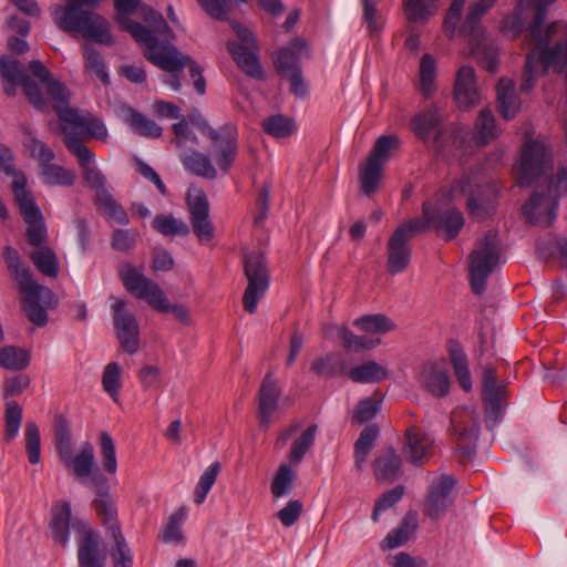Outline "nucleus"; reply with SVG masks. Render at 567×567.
Segmentation results:
<instances>
[{
  "label": "nucleus",
  "mask_w": 567,
  "mask_h": 567,
  "mask_svg": "<svg viewBox=\"0 0 567 567\" xmlns=\"http://www.w3.org/2000/svg\"><path fill=\"white\" fill-rule=\"evenodd\" d=\"M56 451L65 467L81 481V483L94 489L96 497L92 505L96 515L112 535L115 529H121L117 522V509L113 497L110 495V486L106 477L99 472L92 473L95 455L93 445L85 441L81 444L76 454H73L71 436L68 431H59L56 434Z\"/></svg>",
  "instance_id": "1"
},
{
  "label": "nucleus",
  "mask_w": 567,
  "mask_h": 567,
  "mask_svg": "<svg viewBox=\"0 0 567 567\" xmlns=\"http://www.w3.org/2000/svg\"><path fill=\"white\" fill-rule=\"evenodd\" d=\"M538 6L529 28L534 48L527 53L520 83V91L529 93L535 86L538 74L549 68L561 69L567 64V23L553 22L546 29L543 24L547 8Z\"/></svg>",
  "instance_id": "2"
},
{
  "label": "nucleus",
  "mask_w": 567,
  "mask_h": 567,
  "mask_svg": "<svg viewBox=\"0 0 567 567\" xmlns=\"http://www.w3.org/2000/svg\"><path fill=\"white\" fill-rule=\"evenodd\" d=\"M101 0H65V6H54L51 16L55 25L72 35L81 34L84 39L111 45L113 38L110 23L102 16L85 10L95 8Z\"/></svg>",
  "instance_id": "3"
},
{
  "label": "nucleus",
  "mask_w": 567,
  "mask_h": 567,
  "mask_svg": "<svg viewBox=\"0 0 567 567\" xmlns=\"http://www.w3.org/2000/svg\"><path fill=\"white\" fill-rule=\"evenodd\" d=\"M3 258L22 293V310L34 326L44 327L48 323L47 308H51L56 303L54 293L51 289L33 279L31 270L22 265L20 256L14 248L7 246L3 251Z\"/></svg>",
  "instance_id": "4"
},
{
  "label": "nucleus",
  "mask_w": 567,
  "mask_h": 567,
  "mask_svg": "<svg viewBox=\"0 0 567 567\" xmlns=\"http://www.w3.org/2000/svg\"><path fill=\"white\" fill-rule=\"evenodd\" d=\"M131 28L133 38L145 47L144 55L150 62L167 72H179L188 66L190 76L194 79L195 90L200 95L205 93L206 83L202 70L189 55L182 54L173 44H159L143 24H131Z\"/></svg>",
  "instance_id": "5"
},
{
  "label": "nucleus",
  "mask_w": 567,
  "mask_h": 567,
  "mask_svg": "<svg viewBox=\"0 0 567 567\" xmlns=\"http://www.w3.org/2000/svg\"><path fill=\"white\" fill-rule=\"evenodd\" d=\"M566 194L567 167L560 166L551 177L547 193H535L523 206V213L530 224L549 226L557 214L558 198Z\"/></svg>",
  "instance_id": "6"
},
{
  "label": "nucleus",
  "mask_w": 567,
  "mask_h": 567,
  "mask_svg": "<svg viewBox=\"0 0 567 567\" xmlns=\"http://www.w3.org/2000/svg\"><path fill=\"white\" fill-rule=\"evenodd\" d=\"M499 261L497 234L488 231L470 255V280L474 293L482 295L486 280Z\"/></svg>",
  "instance_id": "7"
},
{
  "label": "nucleus",
  "mask_w": 567,
  "mask_h": 567,
  "mask_svg": "<svg viewBox=\"0 0 567 567\" xmlns=\"http://www.w3.org/2000/svg\"><path fill=\"white\" fill-rule=\"evenodd\" d=\"M244 269L248 285L243 297L244 309L255 313L259 300L269 288V270L261 251H250L244 256Z\"/></svg>",
  "instance_id": "8"
},
{
  "label": "nucleus",
  "mask_w": 567,
  "mask_h": 567,
  "mask_svg": "<svg viewBox=\"0 0 567 567\" xmlns=\"http://www.w3.org/2000/svg\"><path fill=\"white\" fill-rule=\"evenodd\" d=\"M62 132L65 135L64 144L66 148L76 157L82 169V177L87 187L95 192V197H99L102 192L110 193L106 176L92 165L94 153L83 144L78 133L69 131L65 126L62 127Z\"/></svg>",
  "instance_id": "9"
},
{
  "label": "nucleus",
  "mask_w": 567,
  "mask_h": 567,
  "mask_svg": "<svg viewBox=\"0 0 567 567\" xmlns=\"http://www.w3.org/2000/svg\"><path fill=\"white\" fill-rule=\"evenodd\" d=\"M230 25L240 41H229L227 44L234 61L247 75L261 79L262 70L256 54L258 48L252 32L236 21H230Z\"/></svg>",
  "instance_id": "10"
},
{
  "label": "nucleus",
  "mask_w": 567,
  "mask_h": 567,
  "mask_svg": "<svg viewBox=\"0 0 567 567\" xmlns=\"http://www.w3.org/2000/svg\"><path fill=\"white\" fill-rule=\"evenodd\" d=\"M507 396L505 385L497 381L493 365L484 367L482 381V400L485 410V424L488 429L497 425L502 416V403Z\"/></svg>",
  "instance_id": "11"
},
{
  "label": "nucleus",
  "mask_w": 567,
  "mask_h": 567,
  "mask_svg": "<svg viewBox=\"0 0 567 567\" xmlns=\"http://www.w3.org/2000/svg\"><path fill=\"white\" fill-rule=\"evenodd\" d=\"M113 322L121 347L128 354L140 349V328L135 316L126 310V302L116 299L112 305Z\"/></svg>",
  "instance_id": "12"
},
{
  "label": "nucleus",
  "mask_w": 567,
  "mask_h": 567,
  "mask_svg": "<svg viewBox=\"0 0 567 567\" xmlns=\"http://www.w3.org/2000/svg\"><path fill=\"white\" fill-rule=\"evenodd\" d=\"M456 480L453 475H442L430 485L427 496L424 502V514L432 518L443 517L454 502V487Z\"/></svg>",
  "instance_id": "13"
},
{
  "label": "nucleus",
  "mask_w": 567,
  "mask_h": 567,
  "mask_svg": "<svg viewBox=\"0 0 567 567\" xmlns=\"http://www.w3.org/2000/svg\"><path fill=\"white\" fill-rule=\"evenodd\" d=\"M550 155L546 145L539 141H528L524 144L520 157V176L518 183L530 186L544 172Z\"/></svg>",
  "instance_id": "14"
},
{
  "label": "nucleus",
  "mask_w": 567,
  "mask_h": 567,
  "mask_svg": "<svg viewBox=\"0 0 567 567\" xmlns=\"http://www.w3.org/2000/svg\"><path fill=\"white\" fill-rule=\"evenodd\" d=\"M451 422L456 437L457 452L466 457L474 456L480 437V421L475 411L466 409L462 420H458L457 414L454 413Z\"/></svg>",
  "instance_id": "15"
},
{
  "label": "nucleus",
  "mask_w": 567,
  "mask_h": 567,
  "mask_svg": "<svg viewBox=\"0 0 567 567\" xmlns=\"http://www.w3.org/2000/svg\"><path fill=\"white\" fill-rule=\"evenodd\" d=\"M121 279L126 290L136 298L144 299L151 307H162L163 290L134 267L127 266L121 272Z\"/></svg>",
  "instance_id": "16"
},
{
  "label": "nucleus",
  "mask_w": 567,
  "mask_h": 567,
  "mask_svg": "<svg viewBox=\"0 0 567 567\" xmlns=\"http://www.w3.org/2000/svg\"><path fill=\"white\" fill-rule=\"evenodd\" d=\"M214 143V158L225 174L229 172L238 155V132L231 124H225L217 131L216 137H209Z\"/></svg>",
  "instance_id": "17"
},
{
  "label": "nucleus",
  "mask_w": 567,
  "mask_h": 567,
  "mask_svg": "<svg viewBox=\"0 0 567 567\" xmlns=\"http://www.w3.org/2000/svg\"><path fill=\"white\" fill-rule=\"evenodd\" d=\"M188 208L194 234L200 243L210 241L214 237V226L209 220V205L204 192L188 194Z\"/></svg>",
  "instance_id": "18"
},
{
  "label": "nucleus",
  "mask_w": 567,
  "mask_h": 567,
  "mask_svg": "<svg viewBox=\"0 0 567 567\" xmlns=\"http://www.w3.org/2000/svg\"><path fill=\"white\" fill-rule=\"evenodd\" d=\"M411 130L422 141H427L433 136L434 146L439 151L445 148L443 135L446 130L442 126V118L436 110L429 109L415 114L411 120Z\"/></svg>",
  "instance_id": "19"
},
{
  "label": "nucleus",
  "mask_w": 567,
  "mask_h": 567,
  "mask_svg": "<svg viewBox=\"0 0 567 567\" xmlns=\"http://www.w3.org/2000/svg\"><path fill=\"white\" fill-rule=\"evenodd\" d=\"M433 440L421 429L410 426L404 434L402 453L414 466H421L433 455Z\"/></svg>",
  "instance_id": "20"
},
{
  "label": "nucleus",
  "mask_w": 567,
  "mask_h": 567,
  "mask_svg": "<svg viewBox=\"0 0 567 567\" xmlns=\"http://www.w3.org/2000/svg\"><path fill=\"white\" fill-rule=\"evenodd\" d=\"M454 97L457 106L462 110H468L480 103L481 94L472 66L463 65L458 69L454 84Z\"/></svg>",
  "instance_id": "21"
},
{
  "label": "nucleus",
  "mask_w": 567,
  "mask_h": 567,
  "mask_svg": "<svg viewBox=\"0 0 567 567\" xmlns=\"http://www.w3.org/2000/svg\"><path fill=\"white\" fill-rule=\"evenodd\" d=\"M280 395L279 382L274 379L272 373H267L258 391V414L261 426L269 425L271 415L278 409Z\"/></svg>",
  "instance_id": "22"
},
{
  "label": "nucleus",
  "mask_w": 567,
  "mask_h": 567,
  "mask_svg": "<svg viewBox=\"0 0 567 567\" xmlns=\"http://www.w3.org/2000/svg\"><path fill=\"white\" fill-rule=\"evenodd\" d=\"M420 382L433 396L444 398L450 393L451 379L443 363L424 364L420 373Z\"/></svg>",
  "instance_id": "23"
},
{
  "label": "nucleus",
  "mask_w": 567,
  "mask_h": 567,
  "mask_svg": "<svg viewBox=\"0 0 567 567\" xmlns=\"http://www.w3.org/2000/svg\"><path fill=\"white\" fill-rule=\"evenodd\" d=\"M78 560L81 567H104L105 555L100 550V538L91 529H83L79 538Z\"/></svg>",
  "instance_id": "24"
},
{
  "label": "nucleus",
  "mask_w": 567,
  "mask_h": 567,
  "mask_svg": "<svg viewBox=\"0 0 567 567\" xmlns=\"http://www.w3.org/2000/svg\"><path fill=\"white\" fill-rule=\"evenodd\" d=\"M403 229H395L388 243V271L396 275L406 269L411 259V249L408 240L402 238Z\"/></svg>",
  "instance_id": "25"
},
{
  "label": "nucleus",
  "mask_w": 567,
  "mask_h": 567,
  "mask_svg": "<svg viewBox=\"0 0 567 567\" xmlns=\"http://www.w3.org/2000/svg\"><path fill=\"white\" fill-rule=\"evenodd\" d=\"M374 476L381 482H393L402 474V460L394 447L388 446L374 458Z\"/></svg>",
  "instance_id": "26"
},
{
  "label": "nucleus",
  "mask_w": 567,
  "mask_h": 567,
  "mask_svg": "<svg viewBox=\"0 0 567 567\" xmlns=\"http://www.w3.org/2000/svg\"><path fill=\"white\" fill-rule=\"evenodd\" d=\"M12 193L19 206L20 214L27 224L43 219V216L32 195L27 189L25 176H17V178L12 182Z\"/></svg>",
  "instance_id": "27"
},
{
  "label": "nucleus",
  "mask_w": 567,
  "mask_h": 567,
  "mask_svg": "<svg viewBox=\"0 0 567 567\" xmlns=\"http://www.w3.org/2000/svg\"><path fill=\"white\" fill-rule=\"evenodd\" d=\"M447 353L460 386L465 391L472 390V374L468 367V359L464 348L456 340L447 342Z\"/></svg>",
  "instance_id": "28"
},
{
  "label": "nucleus",
  "mask_w": 567,
  "mask_h": 567,
  "mask_svg": "<svg viewBox=\"0 0 567 567\" xmlns=\"http://www.w3.org/2000/svg\"><path fill=\"white\" fill-rule=\"evenodd\" d=\"M306 43L301 39L292 40L287 47L280 49L275 59V66L282 76L300 71L298 65Z\"/></svg>",
  "instance_id": "29"
},
{
  "label": "nucleus",
  "mask_w": 567,
  "mask_h": 567,
  "mask_svg": "<svg viewBox=\"0 0 567 567\" xmlns=\"http://www.w3.org/2000/svg\"><path fill=\"white\" fill-rule=\"evenodd\" d=\"M439 217L441 218L442 216L437 208L426 202L423 204V218H413L400 225L396 229H403L404 236H402V238L410 241L416 233H423L430 227H434L439 230L442 224L437 220Z\"/></svg>",
  "instance_id": "30"
},
{
  "label": "nucleus",
  "mask_w": 567,
  "mask_h": 567,
  "mask_svg": "<svg viewBox=\"0 0 567 567\" xmlns=\"http://www.w3.org/2000/svg\"><path fill=\"white\" fill-rule=\"evenodd\" d=\"M71 505L69 502L59 501L52 507L50 524L53 539L65 546L70 538Z\"/></svg>",
  "instance_id": "31"
},
{
  "label": "nucleus",
  "mask_w": 567,
  "mask_h": 567,
  "mask_svg": "<svg viewBox=\"0 0 567 567\" xmlns=\"http://www.w3.org/2000/svg\"><path fill=\"white\" fill-rule=\"evenodd\" d=\"M419 526V515L415 511H409L402 523L391 530L381 543L383 550L393 549L404 545Z\"/></svg>",
  "instance_id": "32"
},
{
  "label": "nucleus",
  "mask_w": 567,
  "mask_h": 567,
  "mask_svg": "<svg viewBox=\"0 0 567 567\" xmlns=\"http://www.w3.org/2000/svg\"><path fill=\"white\" fill-rule=\"evenodd\" d=\"M497 104L503 118L512 120L516 115L519 104L512 80L501 79L497 84Z\"/></svg>",
  "instance_id": "33"
},
{
  "label": "nucleus",
  "mask_w": 567,
  "mask_h": 567,
  "mask_svg": "<svg viewBox=\"0 0 567 567\" xmlns=\"http://www.w3.org/2000/svg\"><path fill=\"white\" fill-rule=\"evenodd\" d=\"M181 161L187 171L197 176L207 179H215L217 177V171L210 158L202 152L192 151L190 153H184L181 155Z\"/></svg>",
  "instance_id": "34"
},
{
  "label": "nucleus",
  "mask_w": 567,
  "mask_h": 567,
  "mask_svg": "<svg viewBox=\"0 0 567 567\" xmlns=\"http://www.w3.org/2000/svg\"><path fill=\"white\" fill-rule=\"evenodd\" d=\"M94 205L97 209L102 210L106 220L110 224L127 225L130 218L125 209L118 204L111 193L102 192L99 197L94 198Z\"/></svg>",
  "instance_id": "35"
},
{
  "label": "nucleus",
  "mask_w": 567,
  "mask_h": 567,
  "mask_svg": "<svg viewBox=\"0 0 567 567\" xmlns=\"http://www.w3.org/2000/svg\"><path fill=\"white\" fill-rule=\"evenodd\" d=\"M380 434V429L377 424L367 425L360 433L354 443V460L355 466L361 471L372 451L375 441Z\"/></svg>",
  "instance_id": "36"
},
{
  "label": "nucleus",
  "mask_w": 567,
  "mask_h": 567,
  "mask_svg": "<svg viewBox=\"0 0 567 567\" xmlns=\"http://www.w3.org/2000/svg\"><path fill=\"white\" fill-rule=\"evenodd\" d=\"M499 134L496 121L489 109H483L475 122L474 141L477 146H484Z\"/></svg>",
  "instance_id": "37"
},
{
  "label": "nucleus",
  "mask_w": 567,
  "mask_h": 567,
  "mask_svg": "<svg viewBox=\"0 0 567 567\" xmlns=\"http://www.w3.org/2000/svg\"><path fill=\"white\" fill-rule=\"evenodd\" d=\"M349 378L355 383H377L389 378L385 367L375 361H367L353 367L349 371Z\"/></svg>",
  "instance_id": "38"
},
{
  "label": "nucleus",
  "mask_w": 567,
  "mask_h": 567,
  "mask_svg": "<svg viewBox=\"0 0 567 567\" xmlns=\"http://www.w3.org/2000/svg\"><path fill=\"white\" fill-rule=\"evenodd\" d=\"M406 20L413 24H425L436 13L434 0H403Z\"/></svg>",
  "instance_id": "39"
},
{
  "label": "nucleus",
  "mask_w": 567,
  "mask_h": 567,
  "mask_svg": "<svg viewBox=\"0 0 567 567\" xmlns=\"http://www.w3.org/2000/svg\"><path fill=\"white\" fill-rule=\"evenodd\" d=\"M40 178L47 186L70 187L75 182V174L51 162L50 164L41 165Z\"/></svg>",
  "instance_id": "40"
},
{
  "label": "nucleus",
  "mask_w": 567,
  "mask_h": 567,
  "mask_svg": "<svg viewBox=\"0 0 567 567\" xmlns=\"http://www.w3.org/2000/svg\"><path fill=\"white\" fill-rule=\"evenodd\" d=\"M30 259L35 268L44 276L56 278L59 275V260L54 250L47 246L40 247L30 254Z\"/></svg>",
  "instance_id": "41"
},
{
  "label": "nucleus",
  "mask_w": 567,
  "mask_h": 567,
  "mask_svg": "<svg viewBox=\"0 0 567 567\" xmlns=\"http://www.w3.org/2000/svg\"><path fill=\"white\" fill-rule=\"evenodd\" d=\"M297 473L288 464H281L271 482L270 492L275 498L289 495L295 487Z\"/></svg>",
  "instance_id": "42"
},
{
  "label": "nucleus",
  "mask_w": 567,
  "mask_h": 567,
  "mask_svg": "<svg viewBox=\"0 0 567 567\" xmlns=\"http://www.w3.org/2000/svg\"><path fill=\"white\" fill-rule=\"evenodd\" d=\"M317 425H310L291 444L288 458L292 465H299L307 452L312 447L317 434Z\"/></svg>",
  "instance_id": "43"
},
{
  "label": "nucleus",
  "mask_w": 567,
  "mask_h": 567,
  "mask_svg": "<svg viewBox=\"0 0 567 567\" xmlns=\"http://www.w3.org/2000/svg\"><path fill=\"white\" fill-rule=\"evenodd\" d=\"M30 353L14 346H7L0 349V365L7 370H23L29 365Z\"/></svg>",
  "instance_id": "44"
},
{
  "label": "nucleus",
  "mask_w": 567,
  "mask_h": 567,
  "mask_svg": "<svg viewBox=\"0 0 567 567\" xmlns=\"http://www.w3.org/2000/svg\"><path fill=\"white\" fill-rule=\"evenodd\" d=\"M310 370L317 375L331 378L343 373L344 363L338 353L329 352L313 360Z\"/></svg>",
  "instance_id": "45"
},
{
  "label": "nucleus",
  "mask_w": 567,
  "mask_h": 567,
  "mask_svg": "<svg viewBox=\"0 0 567 567\" xmlns=\"http://www.w3.org/2000/svg\"><path fill=\"white\" fill-rule=\"evenodd\" d=\"M152 226L156 231L166 237L187 236L189 234L188 225L172 215H157Z\"/></svg>",
  "instance_id": "46"
},
{
  "label": "nucleus",
  "mask_w": 567,
  "mask_h": 567,
  "mask_svg": "<svg viewBox=\"0 0 567 567\" xmlns=\"http://www.w3.org/2000/svg\"><path fill=\"white\" fill-rule=\"evenodd\" d=\"M353 326L368 333H386L394 329V323L383 313L367 315L357 318Z\"/></svg>",
  "instance_id": "47"
},
{
  "label": "nucleus",
  "mask_w": 567,
  "mask_h": 567,
  "mask_svg": "<svg viewBox=\"0 0 567 567\" xmlns=\"http://www.w3.org/2000/svg\"><path fill=\"white\" fill-rule=\"evenodd\" d=\"M142 10L145 21L154 28V32L152 31V34L157 39L158 43L171 44L167 41L174 39V33L163 16L147 7H143ZM147 30L151 32L150 29Z\"/></svg>",
  "instance_id": "48"
},
{
  "label": "nucleus",
  "mask_w": 567,
  "mask_h": 567,
  "mask_svg": "<svg viewBox=\"0 0 567 567\" xmlns=\"http://www.w3.org/2000/svg\"><path fill=\"white\" fill-rule=\"evenodd\" d=\"M497 0H478L473 3L467 12L466 19L462 24L460 32L473 35L477 30L481 18L494 7Z\"/></svg>",
  "instance_id": "49"
},
{
  "label": "nucleus",
  "mask_w": 567,
  "mask_h": 567,
  "mask_svg": "<svg viewBox=\"0 0 567 567\" xmlns=\"http://www.w3.org/2000/svg\"><path fill=\"white\" fill-rule=\"evenodd\" d=\"M497 0H478L473 3L467 12L466 19L462 24L460 32L473 35L477 30L481 18L494 7Z\"/></svg>",
  "instance_id": "50"
},
{
  "label": "nucleus",
  "mask_w": 567,
  "mask_h": 567,
  "mask_svg": "<svg viewBox=\"0 0 567 567\" xmlns=\"http://www.w3.org/2000/svg\"><path fill=\"white\" fill-rule=\"evenodd\" d=\"M400 140L395 135H382L380 136L368 157L369 161L379 163L381 166L389 159L390 154L393 150L398 148Z\"/></svg>",
  "instance_id": "51"
},
{
  "label": "nucleus",
  "mask_w": 567,
  "mask_h": 567,
  "mask_svg": "<svg viewBox=\"0 0 567 567\" xmlns=\"http://www.w3.org/2000/svg\"><path fill=\"white\" fill-rule=\"evenodd\" d=\"M382 169L383 166L369 159L360 169V187L364 194L370 195L378 189Z\"/></svg>",
  "instance_id": "52"
},
{
  "label": "nucleus",
  "mask_w": 567,
  "mask_h": 567,
  "mask_svg": "<svg viewBox=\"0 0 567 567\" xmlns=\"http://www.w3.org/2000/svg\"><path fill=\"white\" fill-rule=\"evenodd\" d=\"M441 214V218L439 217V221H441V227L439 229L445 230L446 240H452L455 238L461 229L464 226V217L463 214L456 208H450L444 212L437 209Z\"/></svg>",
  "instance_id": "53"
},
{
  "label": "nucleus",
  "mask_w": 567,
  "mask_h": 567,
  "mask_svg": "<svg viewBox=\"0 0 567 567\" xmlns=\"http://www.w3.org/2000/svg\"><path fill=\"white\" fill-rule=\"evenodd\" d=\"M436 63L430 54H424L420 64V89L429 97L435 89Z\"/></svg>",
  "instance_id": "54"
},
{
  "label": "nucleus",
  "mask_w": 567,
  "mask_h": 567,
  "mask_svg": "<svg viewBox=\"0 0 567 567\" xmlns=\"http://www.w3.org/2000/svg\"><path fill=\"white\" fill-rule=\"evenodd\" d=\"M128 122L134 131L142 136L154 138L162 135L161 126L133 109H130Z\"/></svg>",
  "instance_id": "55"
},
{
  "label": "nucleus",
  "mask_w": 567,
  "mask_h": 567,
  "mask_svg": "<svg viewBox=\"0 0 567 567\" xmlns=\"http://www.w3.org/2000/svg\"><path fill=\"white\" fill-rule=\"evenodd\" d=\"M102 385L104 391L112 398L114 402L118 401V391L122 386L121 367L116 362L105 365L102 375Z\"/></svg>",
  "instance_id": "56"
},
{
  "label": "nucleus",
  "mask_w": 567,
  "mask_h": 567,
  "mask_svg": "<svg viewBox=\"0 0 567 567\" xmlns=\"http://www.w3.org/2000/svg\"><path fill=\"white\" fill-rule=\"evenodd\" d=\"M262 127L267 134L276 138H284L293 132L295 125L291 120L278 114L264 120Z\"/></svg>",
  "instance_id": "57"
},
{
  "label": "nucleus",
  "mask_w": 567,
  "mask_h": 567,
  "mask_svg": "<svg viewBox=\"0 0 567 567\" xmlns=\"http://www.w3.org/2000/svg\"><path fill=\"white\" fill-rule=\"evenodd\" d=\"M0 75L7 83L20 84L29 76L19 61L4 55L0 56Z\"/></svg>",
  "instance_id": "58"
},
{
  "label": "nucleus",
  "mask_w": 567,
  "mask_h": 567,
  "mask_svg": "<svg viewBox=\"0 0 567 567\" xmlns=\"http://www.w3.org/2000/svg\"><path fill=\"white\" fill-rule=\"evenodd\" d=\"M219 471L220 465L218 462H214L204 471L194 491V502L196 504H202L205 501L208 492L216 481Z\"/></svg>",
  "instance_id": "59"
},
{
  "label": "nucleus",
  "mask_w": 567,
  "mask_h": 567,
  "mask_svg": "<svg viewBox=\"0 0 567 567\" xmlns=\"http://www.w3.org/2000/svg\"><path fill=\"white\" fill-rule=\"evenodd\" d=\"M83 51L85 69L95 74L104 84H107L110 82V76L97 50L90 44H85L83 47Z\"/></svg>",
  "instance_id": "60"
},
{
  "label": "nucleus",
  "mask_w": 567,
  "mask_h": 567,
  "mask_svg": "<svg viewBox=\"0 0 567 567\" xmlns=\"http://www.w3.org/2000/svg\"><path fill=\"white\" fill-rule=\"evenodd\" d=\"M24 436L28 460L31 464H38L40 462V432L33 421L27 422Z\"/></svg>",
  "instance_id": "61"
},
{
  "label": "nucleus",
  "mask_w": 567,
  "mask_h": 567,
  "mask_svg": "<svg viewBox=\"0 0 567 567\" xmlns=\"http://www.w3.org/2000/svg\"><path fill=\"white\" fill-rule=\"evenodd\" d=\"M115 543V549L111 556L113 558L114 567H132V555L131 550L122 535L121 529H115L114 534L111 535Z\"/></svg>",
  "instance_id": "62"
},
{
  "label": "nucleus",
  "mask_w": 567,
  "mask_h": 567,
  "mask_svg": "<svg viewBox=\"0 0 567 567\" xmlns=\"http://www.w3.org/2000/svg\"><path fill=\"white\" fill-rule=\"evenodd\" d=\"M140 238V233L135 228H117L113 231L112 248L118 251H128L133 249Z\"/></svg>",
  "instance_id": "63"
},
{
  "label": "nucleus",
  "mask_w": 567,
  "mask_h": 567,
  "mask_svg": "<svg viewBox=\"0 0 567 567\" xmlns=\"http://www.w3.org/2000/svg\"><path fill=\"white\" fill-rule=\"evenodd\" d=\"M381 401L367 398L361 400L352 414V422L363 424L377 416L380 411Z\"/></svg>",
  "instance_id": "64"
}]
</instances>
